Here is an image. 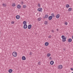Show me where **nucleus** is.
I'll list each match as a JSON object with an SVG mask.
<instances>
[{"label":"nucleus","mask_w":73,"mask_h":73,"mask_svg":"<svg viewBox=\"0 0 73 73\" xmlns=\"http://www.w3.org/2000/svg\"><path fill=\"white\" fill-rule=\"evenodd\" d=\"M62 41H63V42H65V41H66V38L65 36L64 35H62Z\"/></svg>","instance_id":"obj_1"},{"label":"nucleus","mask_w":73,"mask_h":73,"mask_svg":"<svg viewBox=\"0 0 73 73\" xmlns=\"http://www.w3.org/2000/svg\"><path fill=\"white\" fill-rule=\"evenodd\" d=\"M12 54L14 57H16L17 55V53L16 52H13Z\"/></svg>","instance_id":"obj_2"},{"label":"nucleus","mask_w":73,"mask_h":73,"mask_svg":"<svg viewBox=\"0 0 73 73\" xmlns=\"http://www.w3.org/2000/svg\"><path fill=\"white\" fill-rule=\"evenodd\" d=\"M62 68L63 67L62 65H59L58 67V68L59 69H62Z\"/></svg>","instance_id":"obj_3"},{"label":"nucleus","mask_w":73,"mask_h":73,"mask_svg":"<svg viewBox=\"0 0 73 73\" xmlns=\"http://www.w3.org/2000/svg\"><path fill=\"white\" fill-rule=\"evenodd\" d=\"M37 11H39V12H42V8H39L37 9Z\"/></svg>","instance_id":"obj_4"},{"label":"nucleus","mask_w":73,"mask_h":73,"mask_svg":"<svg viewBox=\"0 0 73 73\" xmlns=\"http://www.w3.org/2000/svg\"><path fill=\"white\" fill-rule=\"evenodd\" d=\"M27 27H28L27 25L26 24H25L23 26V28H24V29H27Z\"/></svg>","instance_id":"obj_5"},{"label":"nucleus","mask_w":73,"mask_h":73,"mask_svg":"<svg viewBox=\"0 0 73 73\" xmlns=\"http://www.w3.org/2000/svg\"><path fill=\"white\" fill-rule=\"evenodd\" d=\"M32 28V25H29L28 26V28L29 29H30Z\"/></svg>","instance_id":"obj_6"},{"label":"nucleus","mask_w":73,"mask_h":73,"mask_svg":"<svg viewBox=\"0 0 73 73\" xmlns=\"http://www.w3.org/2000/svg\"><path fill=\"white\" fill-rule=\"evenodd\" d=\"M22 59L23 60H26V58H25V56H23L22 58Z\"/></svg>","instance_id":"obj_7"},{"label":"nucleus","mask_w":73,"mask_h":73,"mask_svg":"<svg viewBox=\"0 0 73 73\" xmlns=\"http://www.w3.org/2000/svg\"><path fill=\"white\" fill-rule=\"evenodd\" d=\"M17 8L18 9H20V8H21V5H18L17 7Z\"/></svg>","instance_id":"obj_8"},{"label":"nucleus","mask_w":73,"mask_h":73,"mask_svg":"<svg viewBox=\"0 0 73 73\" xmlns=\"http://www.w3.org/2000/svg\"><path fill=\"white\" fill-rule=\"evenodd\" d=\"M20 18V17L19 15H17L16 16V19H19Z\"/></svg>","instance_id":"obj_9"},{"label":"nucleus","mask_w":73,"mask_h":73,"mask_svg":"<svg viewBox=\"0 0 73 73\" xmlns=\"http://www.w3.org/2000/svg\"><path fill=\"white\" fill-rule=\"evenodd\" d=\"M52 19V16H50L48 17V20H51Z\"/></svg>","instance_id":"obj_10"},{"label":"nucleus","mask_w":73,"mask_h":73,"mask_svg":"<svg viewBox=\"0 0 73 73\" xmlns=\"http://www.w3.org/2000/svg\"><path fill=\"white\" fill-rule=\"evenodd\" d=\"M56 17L57 19H58L60 17V15L59 14L57 15L56 16Z\"/></svg>","instance_id":"obj_11"},{"label":"nucleus","mask_w":73,"mask_h":73,"mask_svg":"<svg viewBox=\"0 0 73 73\" xmlns=\"http://www.w3.org/2000/svg\"><path fill=\"white\" fill-rule=\"evenodd\" d=\"M50 65H53L54 64V62L53 61H51L50 62Z\"/></svg>","instance_id":"obj_12"},{"label":"nucleus","mask_w":73,"mask_h":73,"mask_svg":"<svg viewBox=\"0 0 73 73\" xmlns=\"http://www.w3.org/2000/svg\"><path fill=\"white\" fill-rule=\"evenodd\" d=\"M72 40L71 38L68 39V42H72Z\"/></svg>","instance_id":"obj_13"},{"label":"nucleus","mask_w":73,"mask_h":73,"mask_svg":"<svg viewBox=\"0 0 73 73\" xmlns=\"http://www.w3.org/2000/svg\"><path fill=\"white\" fill-rule=\"evenodd\" d=\"M49 45V42H46L45 43V46H48Z\"/></svg>","instance_id":"obj_14"},{"label":"nucleus","mask_w":73,"mask_h":73,"mask_svg":"<svg viewBox=\"0 0 73 73\" xmlns=\"http://www.w3.org/2000/svg\"><path fill=\"white\" fill-rule=\"evenodd\" d=\"M13 70H12L10 69L9 70V73H12V72Z\"/></svg>","instance_id":"obj_15"},{"label":"nucleus","mask_w":73,"mask_h":73,"mask_svg":"<svg viewBox=\"0 0 73 73\" xmlns=\"http://www.w3.org/2000/svg\"><path fill=\"white\" fill-rule=\"evenodd\" d=\"M48 15H46L45 16V18H46V19H47L48 17Z\"/></svg>","instance_id":"obj_16"},{"label":"nucleus","mask_w":73,"mask_h":73,"mask_svg":"<svg viewBox=\"0 0 73 73\" xmlns=\"http://www.w3.org/2000/svg\"><path fill=\"white\" fill-rule=\"evenodd\" d=\"M72 8H69L68 9V11H72Z\"/></svg>","instance_id":"obj_17"},{"label":"nucleus","mask_w":73,"mask_h":73,"mask_svg":"<svg viewBox=\"0 0 73 73\" xmlns=\"http://www.w3.org/2000/svg\"><path fill=\"white\" fill-rule=\"evenodd\" d=\"M51 16H52V17H54V13L52 14Z\"/></svg>","instance_id":"obj_18"},{"label":"nucleus","mask_w":73,"mask_h":73,"mask_svg":"<svg viewBox=\"0 0 73 73\" xmlns=\"http://www.w3.org/2000/svg\"><path fill=\"white\" fill-rule=\"evenodd\" d=\"M15 5H16V4H15V3H13L12 5V7H15Z\"/></svg>","instance_id":"obj_19"},{"label":"nucleus","mask_w":73,"mask_h":73,"mask_svg":"<svg viewBox=\"0 0 73 73\" xmlns=\"http://www.w3.org/2000/svg\"><path fill=\"white\" fill-rule=\"evenodd\" d=\"M66 8H69V7L70 6L69 5H67L66 6Z\"/></svg>","instance_id":"obj_20"},{"label":"nucleus","mask_w":73,"mask_h":73,"mask_svg":"<svg viewBox=\"0 0 73 73\" xmlns=\"http://www.w3.org/2000/svg\"><path fill=\"white\" fill-rule=\"evenodd\" d=\"M23 24H27V22L25 21L23 22Z\"/></svg>","instance_id":"obj_21"},{"label":"nucleus","mask_w":73,"mask_h":73,"mask_svg":"<svg viewBox=\"0 0 73 73\" xmlns=\"http://www.w3.org/2000/svg\"><path fill=\"white\" fill-rule=\"evenodd\" d=\"M44 24H45V25H46V24H48V21H46L44 22Z\"/></svg>","instance_id":"obj_22"},{"label":"nucleus","mask_w":73,"mask_h":73,"mask_svg":"<svg viewBox=\"0 0 73 73\" xmlns=\"http://www.w3.org/2000/svg\"><path fill=\"white\" fill-rule=\"evenodd\" d=\"M47 56L48 57H49V56H50V54H47Z\"/></svg>","instance_id":"obj_23"},{"label":"nucleus","mask_w":73,"mask_h":73,"mask_svg":"<svg viewBox=\"0 0 73 73\" xmlns=\"http://www.w3.org/2000/svg\"><path fill=\"white\" fill-rule=\"evenodd\" d=\"M2 5L3 7H6V4H3Z\"/></svg>","instance_id":"obj_24"},{"label":"nucleus","mask_w":73,"mask_h":73,"mask_svg":"<svg viewBox=\"0 0 73 73\" xmlns=\"http://www.w3.org/2000/svg\"><path fill=\"white\" fill-rule=\"evenodd\" d=\"M23 8H26V5H23Z\"/></svg>","instance_id":"obj_25"},{"label":"nucleus","mask_w":73,"mask_h":73,"mask_svg":"<svg viewBox=\"0 0 73 73\" xmlns=\"http://www.w3.org/2000/svg\"><path fill=\"white\" fill-rule=\"evenodd\" d=\"M41 18H38V21H40V20H41Z\"/></svg>","instance_id":"obj_26"},{"label":"nucleus","mask_w":73,"mask_h":73,"mask_svg":"<svg viewBox=\"0 0 73 73\" xmlns=\"http://www.w3.org/2000/svg\"><path fill=\"white\" fill-rule=\"evenodd\" d=\"M38 65H40L41 64V62H39L38 63Z\"/></svg>","instance_id":"obj_27"},{"label":"nucleus","mask_w":73,"mask_h":73,"mask_svg":"<svg viewBox=\"0 0 73 73\" xmlns=\"http://www.w3.org/2000/svg\"><path fill=\"white\" fill-rule=\"evenodd\" d=\"M32 52H30L29 54L30 56H32Z\"/></svg>","instance_id":"obj_28"},{"label":"nucleus","mask_w":73,"mask_h":73,"mask_svg":"<svg viewBox=\"0 0 73 73\" xmlns=\"http://www.w3.org/2000/svg\"><path fill=\"white\" fill-rule=\"evenodd\" d=\"M64 24L66 25H68V23L67 22H65Z\"/></svg>","instance_id":"obj_29"},{"label":"nucleus","mask_w":73,"mask_h":73,"mask_svg":"<svg viewBox=\"0 0 73 73\" xmlns=\"http://www.w3.org/2000/svg\"><path fill=\"white\" fill-rule=\"evenodd\" d=\"M21 4H22V5H23V4H24V3H23V1H21Z\"/></svg>","instance_id":"obj_30"},{"label":"nucleus","mask_w":73,"mask_h":73,"mask_svg":"<svg viewBox=\"0 0 73 73\" xmlns=\"http://www.w3.org/2000/svg\"><path fill=\"white\" fill-rule=\"evenodd\" d=\"M38 7H40L41 5H40V4H38Z\"/></svg>","instance_id":"obj_31"},{"label":"nucleus","mask_w":73,"mask_h":73,"mask_svg":"<svg viewBox=\"0 0 73 73\" xmlns=\"http://www.w3.org/2000/svg\"><path fill=\"white\" fill-rule=\"evenodd\" d=\"M51 32H52V33H54V31H53V30H52L51 31Z\"/></svg>","instance_id":"obj_32"},{"label":"nucleus","mask_w":73,"mask_h":73,"mask_svg":"<svg viewBox=\"0 0 73 73\" xmlns=\"http://www.w3.org/2000/svg\"><path fill=\"white\" fill-rule=\"evenodd\" d=\"M51 37H52V36H51V35H50L49 36H48V38H51Z\"/></svg>","instance_id":"obj_33"},{"label":"nucleus","mask_w":73,"mask_h":73,"mask_svg":"<svg viewBox=\"0 0 73 73\" xmlns=\"http://www.w3.org/2000/svg\"><path fill=\"white\" fill-rule=\"evenodd\" d=\"M11 23L12 24H14V21H13L11 22Z\"/></svg>","instance_id":"obj_34"},{"label":"nucleus","mask_w":73,"mask_h":73,"mask_svg":"<svg viewBox=\"0 0 73 73\" xmlns=\"http://www.w3.org/2000/svg\"><path fill=\"white\" fill-rule=\"evenodd\" d=\"M70 70H73V68H70Z\"/></svg>","instance_id":"obj_35"},{"label":"nucleus","mask_w":73,"mask_h":73,"mask_svg":"<svg viewBox=\"0 0 73 73\" xmlns=\"http://www.w3.org/2000/svg\"><path fill=\"white\" fill-rule=\"evenodd\" d=\"M49 59L50 60H52V58L51 57H50L49 58Z\"/></svg>","instance_id":"obj_36"},{"label":"nucleus","mask_w":73,"mask_h":73,"mask_svg":"<svg viewBox=\"0 0 73 73\" xmlns=\"http://www.w3.org/2000/svg\"><path fill=\"white\" fill-rule=\"evenodd\" d=\"M56 31H58V29H56Z\"/></svg>","instance_id":"obj_37"},{"label":"nucleus","mask_w":73,"mask_h":73,"mask_svg":"<svg viewBox=\"0 0 73 73\" xmlns=\"http://www.w3.org/2000/svg\"><path fill=\"white\" fill-rule=\"evenodd\" d=\"M44 18H45V17H44Z\"/></svg>","instance_id":"obj_38"}]
</instances>
